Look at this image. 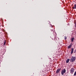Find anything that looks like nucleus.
<instances>
[{"mask_svg":"<svg viewBox=\"0 0 76 76\" xmlns=\"http://www.w3.org/2000/svg\"><path fill=\"white\" fill-rule=\"evenodd\" d=\"M59 44H60V45H62V44H61V43H59Z\"/></svg>","mask_w":76,"mask_h":76,"instance_id":"obj_12","label":"nucleus"},{"mask_svg":"<svg viewBox=\"0 0 76 76\" xmlns=\"http://www.w3.org/2000/svg\"><path fill=\"white\" fill-rule=\"evenodd\" d=\"M66 69H64L63 70H62L61 72V74L62 75H64V73H66Z\"/></svg>","mask_w":76,"mask_h":76,"instance_id":"obj_2","label":"nucleus"},{"mask_svg":"<svg viewBox=\"0 0 76 76\" xmlns=\"http://www.w3.org/2000/svg\"><path fill=\"white\" fill-rule=\"evenodd\" d=\"M66 63H67V60H66Z\"/></svg>","mask_w":76,"mask_h":76,"instance_id":"obj_14","label":"nucleus"},{"mask_svg":"<svg viewBox=\"0 0 76 76\" xmlns=\"http://www.w3.org/2000/svg\"><path fill=\"white\" fill-rule=\"evenodd\" d=\"M72 47V45H70L68 47V48H70Z\"/></svg>","mask_w":76,"mask_h":76,"instance_id":"obj_9","label":"nucleus"},{"mask_svg":"<svg viewBox=\"0 0 76 76\" xmlns=\"http://www.w3.org/2000/svg\"><path fill=\"white\" fill-rule=\"evenodd\" d=\"M60 70H61V68L58 69H57L56 71V73L58 74L59 72H60Z\"/></svg>","mask_w":76,"mask_h":76,"instance_id":"obj_4","label":"nucleus"},{"mask_svg":"<svg viewBox=\"0 0 76 76\" xmlns=\"http://www.w3.org/2000/svg\"><path fill=\"white\" fill-rule=\"evenodd\" d=\"M62 44H63V43H62Z\"/></svg>","mask_w":76,"mask_h":76,"instance_id":"obj_17","label":"nucleus"},{"mask_svg":"<svg viewBox=\"0 0 76 76\" xmlns=\"http://www.w3.org/2000/svg\"><path fill=\"white\" fill-rule=\"evenodd\" d=\"M4 45H6V41L4 42Z\"/></svg>","mask_w":76,"mask_h":76,"instance_id":"obj_10","label":"nucleus"},{"mask_svg":"<svg viewBox=\"0 0 76 76\" xmlns=\"http://www.w3.org/2000/svg\"><path fill=\"white\" fill-rule=\"evenodd\" d=\"M75 69L74 68H71V69L70 70V73L71 74H73V72H74Z\"/></svg>","mask_w":76,"mask_h":76,"instance_id":"obj_3","label":"nucleus"},{"mask_svg":"<svg viewBox=\"0 0 76 76\" xmlns=\"http://www.w3.org/2000/svg\"><path fill=\"white\" fill-rule=\"evenodd\" d=\"M73 9H76V4H75L74 7H72Z\"/></svg>","mask_w":76,"mask_h":76,"instance_id":"obj_5","label":"nucleus"},{"mask_svg":"<svg viewBox=\"0 0 76 76\" xmlns=\"http://www.w3.org/2000/svg\"><path fill=\"white\" fill-rule=\"evenodd\" d=\"M74 37H72V38L71 39L72 42H73V41H74Z\"/></svg>","mask_w":76,"mask_h":76,"instance_id":"obj_7","label":"nucleus"},{"mask_svg":"<svg viewBox=\"0 0 76 76\" xmlns=\"http://www.w3.org/2000/svg\"><path fill=\"white\" fill-rule=\"evenodd\" d=\"M64 39H67V37H64Z\"/></svg>","mask_w":76,"mask_h":76,"instance_id":"obj_11","label":"nucleus"},{"mask_svg":"<svg viewBox=\"0 0 76 76\" xmlns=\"http://www.w3.org/2000/svg\"><path fill=\"white\" fill-rule=\"evenodd\" d=\"M69 61H70V59H67V63H68L69 62Z\"/></svg>","mask_w":76,"mask_h":76,"instance_id":"obj_8","label":"nucleus"},{"mask_svg":"<svg viewBox=\"0 0 76 76\" xmlns=\"http://www.w3.org/2000/svg\"><path fill=\"white\" fill-rule=\"evenodd\" d=\"M73 50H74L73 48H72V50L71 52V54H73Z\"/></svg>","mask_w":76,"mask_h":76,"instance_id":"obj_6","label":"nucleus"},{"mask_svg":"<svg viewBox=\"0 0 76 76\" xmlns=\"http://www.w3.org/2000/svg\"><path fill=\"white\" fill-rule=\"evenodd\" d=\"M75 60H76V57L72 56L71 59V62L73 63V62L75 61Z\"/></svg>","mask_w":76,"mask_h":76,"instance_id":"obj_1","label":"nucleus"},{"mask_svg":"<svg viewBox=\"0 0 76 76\" xmlns=\"http://www.w3.org/2000/svg\"><path fill=\"white\" fill-rule=\"evenodd\" d=\"M75 27H76V26H75Z\"/></svg>","mask_w":76,"mask_h":76,"instance_id":"obj_15","label":"nucleus"},{"mask_svg":"<svg viewBox=\"0 0 76 76\" xmlns=\"http://www.w3.org/2000/svg\"><path fill=\"white\" fill-rule=\"evenodd\" d=\"M67 25H70V24H69V23H68L67 24Z\"/></svg>","mask_w":76,"mask_h":76,"instance_id":"obj_13","label":"nucleus"},{"mask_svg":"<svg viewBox=\"0 0 76 76\" xmlns=\"http://www.w3.org/2000/svg\"><path fill=\"white\" fill-rule=\"evenodd\" d=\"M66 22H67V20H66Z\"/></svg>","mask_w":76,"mask_h":76,"instance_id":"obj_16","label":"nucleus"}]
</instances>
